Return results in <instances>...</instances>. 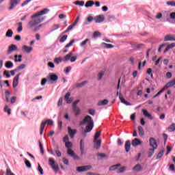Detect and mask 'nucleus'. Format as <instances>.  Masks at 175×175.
I'll return each instance as SVG.
<instances>
[{"label":"nucleus","mask_w":175,"mask_h":175,"mask_svg":"<svg viewBox=\"0 0 175 175\" xmlns=\"http://www.w3.org/2000/svg\"><path fill=\"white\" fill-rule=\"evenodd\" d=\"M50 12L49 8H44L42 10L36 12L31 16V21H29L27 23V28L30 31H33V32H38L43 25H39L40 23H43L44 21V18L42 16L44 14H47Z\"/></svg>","instance_id":"1"},{"label":"nucleus","mask_w":175,"mask_h":175,"mask_svg":"<svg viewBox=\"0 0 175 175\" xmlns=\"http://www.w3.org/2000/svg\"><path fill=\"white\" fill-rule=\"evenodd\" d=\"M85 124H87L88 125L84 130V133H88L91 132L94 129V120H92V118L91 116H86L84 120L82 122H80L79 125H85Z\"/></svg>","instance_id":"2"},{"label":"nucleus","mask_w":175,"mask_h":175,"mask_svg":"<svg viewBox=\"0 0 175 175\" xmlns=\"http://www.w3.org/2000/svg\"><path fill=\"white\" fill-rule=\"evenodd\" d=\"M49 165L51 167L55 173H58L59 167H58V164L55 163V161L53 160L51 158H49Z\"/></svg>","instance_id":"3"},{"label":"nucleus","mask_w":175,"mask_h":175,"mask_svg":"<svg viewBox=\"0 0 175 175\" xmlns=\"http://www.w3.org/2000/svg\"><path fill=\"white\" fill-rule=\"evenodd\" d=\"M92 169V166L91 165H83L77 167V172L79 173H83V172H88V170H91Z\"/></svg>","instance_id":"4"},{"label":"nucleus","mask_w":175,"mask_h":175,"mask_svg":"<svg viewBox=\"0 0 175 175\" xmlns=\"http://www.w3.org/2000/svg\"><path fill=\"white\" fill-rule=\"evenodd\" d=\"M94 21L96 23H100L105 21V16L103 14H100L94 18Z\"/></svg>","instance_id":"5"},{"label":"nucleus","mask_w":175,"mask_h":175,"mask_svg":"<svg viewBox=\"0 0 175 175\" xmlns=\"http://www.w3.org/2000/svg\"><path fill=\"white\" fill-rule=\"evenodd\" d=\"M68 132L70 137L73 139L75 137V135L77 133V129H72L71 126L68 127Z\"/></svg>","instance_id":"6"},{"label":"nucleus","mask_w":175,"mask_h":175,"mask_svg":"<svg viewBox=\"0 0 175 175\" xmlns=\"http://www.w3.org/2000/svg\"><path fill=\"white\" fill-rule=\"evenodd\" d=\"M18 3H20V0H10V6L8 8L9 10H13Z\"/></svg>","instance_id":"7"},{"label":"nucleus","mask_w":175,"mask_h":175,"mask_svg":"<svg viewBox=\"0 0 175 175\" xmlns=\"http://www.w3.org/2000/svg\"><path fill=\"white\" fill-rule=\"evenodd\" d=\"M118 94H119V98L122 103H124V105H126V106H132V104H131L129 102L124 99V97L122 96V94H121V93H120L119 92H117L116 95H118Z\"/></svg>","instance_id":"8"},{"label":"nucleus","mask_w":175,"mask_h":175,"mask_svg":"<svg viewBox=\"0 0 175 175\" xmlns=\"http://www.w3.org/2000/svg\"><path fill=\"white\" fill-rule=\"evenodd\" d=\"M164 42H175V35L174 34H167L164 38Z\"/></svg>","instance_id":"9"},{"label":"nucleus","mask_w":175,"mask_h":175,"mask_svg":"<svg viewBox=\"0 0 175 175\" xmlns=\"http://www.w3.org/2000/svg\"><path fill=\"white\" fill-rule=\"evenodd\" d=\"M149 143L150 147H152L154 150H157V148H158V144L157 143V140H155L154 138H150Z\"/></svg>","instance_id":"10"},{"label":"nucleus","mask_w":175,"mask_h":175,"mask_svg":"<svg viewBox=\"0 0 175 175\" xmlns=\"http://www.w3.org/2000/svg\"><path fill=\"white\" fill-rule=\"evenodd\" d=\"M21 75V73H18L14 77L13 82H12L13 88H16V87H17V85H18V79H20Z\"/></svg>","instance_id":"11"},{"label":"nucleus","mask_w":175,"mask_h":175,"mask_svg":"<svg viewBox=\"0 0 175 175\" xmlns=\"http://www.w3.org/2000/svg\"><path fill=\"white\" fill-rule=\"evenodd\" d=\"M13 51H18V48L15 44H11L8 47V54H12Z\"/></svg>","instance_id":"12"},{"label":"nucleus","mask_w":175,"mask_h":175,"mask_svg":"<svg viewBox=\"0 0 175 175\" xmlns=\"http://www.w3.org/2000/svg\"><path fill=\"white\" fill-rule=\"evenodd\" d=\"M32 50H33V48L31 46H28L27 45H23L22 46V51H24V53H27V54H29Z\"/></svg>","instance_id":"13"},{"label":"nucleus","mask_w":175,"mask_h":175,"mask_svg":"<svg viewBox=\"0 0 175 175\" xmlns=\"http://www.w3.org/2000/svg\"><path fill=\"white\" fill-rule=\"evenodd\" d=\"M80 150H81V155H85L84 139H81Z\"/></svg>","instance_id":"14"},{"label":"nucleus","mask_w":175,"mask_h":175,"mask_svg":"<svg viewBox=\"0 0 175 175\" xmlns=\"http://www.w3.org/2000/svg\"><path fill=\"white\" fill-rule=\"evenodd\" d=\"M70 98V92H67L64 96V100H66V103L68 105L73 102V98Z\"/></svg>","instance_id":"15"},{"label":"nucleus","mask_w":175,"mask_h":175,"mask_svg":"<svg viewBox=\"0 0 175 175\" xmlns=\"http://www.w3.org/2000/svg\"><path fill=\"white\" fill-rule=\"evenodd\" d=\"M131 144L133 147H137V146H140V144H142V141L135 138L132 141Z\"/></svg>","instance_id":"16"},{"label":"nucleus","mask_w":175,"mask_h":175,"mask_svg":"<svg viewBox=\"0 0 175 175\" xmlns=\"http://www.w3.org/2000/svg\"><path fill=\"white\" fill-rule=\"evenodd\" d=\"M94 148H96V150L100 148V144H102V140L100 139H95L94 140Z\"/></svg>","instance_id":"17"},{"label":"nucleus","mask_w":175,"mask_h":175,"mask_svg":"<svg viewBox=\"0 0 175 175\" xmlns=\"http://www.w3.org/2000/svg\"><path fill=\"white\" fill-rule=\"evenodd\" d=\"M50 80L53 81V83H56L57 80H58V76L55 74H50L49 75Z\"/></svg>","instance_id":"18"},{"label":"nucleus","mask_w":175,"mask_h":175,"mask_svg":"<svg viewBox=\"0 0 175 175\" xmlns=\"http://www.w3.org/2000/svg\"><path fill=\"white\" fill-rule=\"evenodd\" d=\"M142 112L144 116L145 117H147V118H149V120H152V118H154L152 116L148 113V111H147V109H143Z\"/></svg>","instance_id":"19"},{"label":"nucleus","mask_w":175,"mask_h":175,"mask_svg":"<svg viewBox=\"0 0 175 175\" xmlns=\"http://www.w3.org/2000/svg\"><path fill=\"white\" fill-rule=\"evenodd\" d=\"M72 56H73V53H72V52L69 53L66 56H64V62H68V61H70V59L72 58Z\"/></svg>","instance_id":"20"},{"label":"nucleus","mask_w":175,"mask_h":175,"mask_svg":"<svg viewBox=\"0 0 175 175\" xmlns=\"http://www.w3.org/2000/svg\"><path fill=\"white\" fill-rule=\"evenodd\" d=\"M15 62H23V55H15L14 56Z\"/></svg>","instance_id":"21"},{"label":"nucleus","mask_w":175,"mask_h":175,"mask_svg":"<svg viewBox=\"0 0 175 175\" xmlns=\"http://www.w3.org/2000/svg\"><path fill=\"white\" fill-rule=\"evenodd\" d=\"M126 152H129L131 150V141H126L124 145Z\"/></svg>","instance_id":"22"},{"label":"nucleus","mask_w":175,"mask_h":175,"mask_svg":"<svg viewBox=\"0 0 175 175\" xmlns=\"http://www.w3.org/2000/svg\"><path fill=\"white\" fill-rule=\"evenodd\" d=\"M94 5H95V3L94 2V1L90 0L86 2V3L85 4V7L92 8V6H94Z\"/></svg>","instance_id":"23"},{"label":"nucleus","mask_w":175,"mask_h":175,"mask_svg":"<svg viewBox=\"0 0 175 175\" xmlns=\"http://www.w3.org/2000/svg\"><path fill=\"white\" fill-rule=\"evenodd\" d=\"M120 166H121V163H118V164L111 165L109 167V170H111V172H113L114 170H117V169H118V167H120Z\"/></svg>","instance_id":"24"},{"label":"nucleus","mask_w":175,"mask_h":175,"mask_svg":"<svg viewBox=\"0 0 175 175\" xmlns=\"http://www.w3.org/2000/svg\"><path fill=\"white\" fill-rule=\"evenodd\" d=\"M107 103H109V100L105 99L103 100H100L98 103V106H106V105H107Z\"/></svg>","instance_id":"25"},{"label":"nucleus","mask_w":175,"mask_h":175,"mask_svg":"<svg viewBox=\"0 0 175 175\" xmlns=\"http://www.w3.org/2000/svg\"><path fill=\"white\" fill-rule=\"evenodd\" d=\"M13 66H14V64H13V62L10 61L6 62L5 68H7L8 69H12Z\"/></svg>","instance_id":"26"},{"label":"nucleus","mask_w":175,"mask_h":175,"mask_svg":"<svg viewBox=\"0 0 175 175\" xmlns=\"http://www.w3.org/2000/svg\"><path fill=\"white\" fill-rule=\"evenodd\" d=\"M46 122H42L40 126V134L43 135V131H44V127L46 126Z\"/></svg>","instance_id":"27"},{"label":"nucleus","mask_w":175,"mask_h":175,"mask_svg":"<svg viewBox=\"0 0 175 175\" xmlns=\"http://www.w3.org/2000/svg\"><path fill=\"white\" fill-rule=\"evenodd\" d=\"M102 46H103L105 49H113V47H114V45L111 44H107L106 42H103Z\"/></svg>","instance_id":"28"},{"label":"nucleus","mask_w":175,"mask_h":175,"mask_svg":"<svg viewBox=\"0 0 175 175\" xmlns=\"http://www.w3.org/2000/svg\"><path fill=\"white\" fill-rule=\"evenodd\" d=\"M138 132H139V136H144V129L142 126H138Z\"/></svg>","instance_id":"29"},{"label":"nucleus","mask_w":175,"mask_h":175,"mask_svg":"<svg viewBox=\"0 0 175 175\" xmlns=\"http://www.w3.org/2000/svg\"><path fill=\"white\" fill-rule=\"evenodd\" d=\"M164 152H165V150L161 149V150L159 151V152L158 153L156 159H161V158H162V157H163Z\"/></svg>","instance_id":"30"},{"label":"nucleus","mask_w":175,"mask_h":175,"mask_svg":"<svg viewBox=\"0 0 175 175\" xmlns=\"http://www.w3.org/2000/svg\"><path fill=\"white\" fill-rule=\"evenodd\" d=\"M4 111L5 113H8V116H10L12 114V109L8 105L5 106Z\"/></svg>","instance_id":"31"},{"label":"nucleus","mask_w":175,"mask_h":175,"mask_svg":"<svg viewBox=\"0 0 175 175\" xmlns=\"http://www.w3.org/2000/svg\"><path fill=\"white\" fill-rule=\"evenodd\" d=\"M72 110H73L75 116H79L81 113L79 107L72 108Z\"/></svg>","instance_id":"32"},{"label":"nucleus","mask_w":175,"mask_h":175,"mask_svg":"<svg viewBox=\"0 0 175 175\" xmlns=\"http://www.w3.org/2000/svg\"><path fill=\"white\" fill-rule=\"evenodd\" d=\"M174 85H175L174 83L172 81H170V82L165 84V88H170L172 87H174Z\"/></svg>","instance_id":"33"},{"label":"nucleus","mask_w":175,"mask_h":175,"mask_svg":"<svg viewBox=\"0 0 175 175\" xmlns=\"http://www.w3.org/2000/svg\"><path fill=\"white\" fill-rule=\"evenodd\" d=\"M67 154H68V155H69V157H75V154L76 153H75V151H73V150H72V149H68V150H67Z\"/></svg>","instance_id":"34"},{"label":"nucleus","mask_w":175,"mask_h":175,"mask_svg":"<svg viewBox=\"0 0 175 175\" xmlns=\"http://www.w3.org/2000/svg\"><path fill=\"white\" fill-rule=\"evenodd\" d=\"M126 167L123 166L120 167L117 171L116 173L120 174V173H124V172H126Z\"/></svg>","instance_id":"35"},{"label":"nucleus","mask_w":175,"mask_h":175,"mask_svg":"<svg viewBox=\"0 0 175 175\" xmlns=\"http://www.w3.org/2000/svg\"><path fill=\"white\" fill-rule=\"evenodd\" d=\"M7 38H12L13 36V31L12 29H8L5 33Z\"/></svg>","instance_id":"36"},{"label":"nucleus","mask_w":175,"mask_h":175,"mask_svg":"<svg viewBox=\"0 0 175 175\" xmlns=\"http://www.w3.org/2000/svg\"><path fill=\"white\" fill-rule=\"evenodd\" d=\"M66 148H68V150H70L72 147H73V144L70 142H67L65 143Z\"/></svg>","instance_id":"37"},{"label":"nucleus","mask_w":175,"mask_h":175,"mask_svg":"<svg viewBox=\"0 0 175 175\" xmlns=\"http://www.w3.org/2000/svg\"><path fill=\"white\" fill-rule=\"evenodd\" d=\"M155 150L156 149H154V148H152V149H150V152L148 153V158H151V157H152L155 152Z\"/></svg>","instance_id":"38"},{"label":"nucleus","mask_w":175,"mask_h":175,"mask_svg":"<svg viewBox=\"0 0 175 175\" xmlns=\"http://www.w3.org/2000/svg\"><path fill=\"white\" fill-rule=\"evenodd\" d=\"M169 132H174L175 131V123H172V125H170L168 127Z\"/></svg>","instance_id":"39"},{"label":"nucleus","mask_w":175,"mask_h":175,"mask_svg":"<svg viewBox=\"0 0 175 175\" xmlns=\"http://www.w3.org/2000/svg\"><path fill=\"white\" fill-rule=\"evenodd\" d=\"M16 69L18 72H20V70H23V69H25V64H21L20 66L16 67Z\"/></svg>","instance_id":"40"},{"label":"nucleus","mask_w":175,"mask_h":175,"mask_svg":"<svg viewBox=\"0 0 175 175\" xmlns=\"http://www.w3.org/2000/svg\"><path fill=\"white\" fill-rule=\"evenodd\" d=\"M17 25H18V28L17 29V32H21L23 31V23L19 22L17 23Z\"/></svg>","instance_id":"41"},{"label":"nucleus","mask_w":175,"mask_h":175,"mask_svg":"<svg viewBox=\"0 0 175 175\" xmlns=\"http://www.w3.org/2000/svg\"><path fill=\"white\" fill-rule=\"evenodd\" d=\"M101 35L102 34L100 33V32H99L98 31H96L93 33V38H94V39H96V38L101 36Z\"/></svg>","instance_id":"42"},{"label":"nucleus","mask_w":175,"mask_h":175,"mask_svg":"<svg viewBox=\"0 0 175 175\" xmlns=\"http://www.w3.org/2000/svg\"><path fill=\"white\" fill-rule=\"evenodd\" d=\"M60 27H61L59 25H53L51 32H54V31H57V29H59Z\"/></svg>","instance_id":"43"},{"label":"nucleus","mask_w":175,"mask_h":175,"mask_svg":"<svg viewBox=\"0 0 175 175\" xmlns=\"http://www.w3.org/2000/svg\"><path fill=\"white\" fill-rule=\"evenodd\" d=\"M42 122H46V124L47 125H54V122H53V120L48 119L46 121H42Z\"/></svg>","instance_id":"44"},{"label":"nucleus","mask_w":175,"mask_h":175,"mask_svg":"<svg viewBox=\"0 0 175 175\" xmlns=\"http://www.w3.org/2000/svg\"><path fill=\"white\" fill-rule=\"evenodd\" d=\"M103 76H105V72L101 71V72H98V81L102 79Z\"/></svg>","instance_id":"45"},{"label":"nucleus","mask_w":175,"mask_h":175,"mask_svg":"<svg viewBox=\"0 0 175 175\" xmlns=\"http://www.w3.org/2000/svg\"><path fill=\"white\" fill-rule=\"evenodd\" d=\"M133 170H135V172H139V170H142V166L137 164L133 168Z\"/></svg>","instance_id":"46"},{"label":"nucleus","mask_w":175,"mask_h":175,"mask_svg":"<svg viewBox=\"0 0 175 175\" xmlns=\"http://www.w3.org/2000/svg\"><path fill=\"white\" fill-rule=\"evenodd\" d=\"M54 62L58 65L62 62V59L61 57L55 58Z\"/></svg>","instance_id":"47"},{"label":"nucleus","mask_w":175,"mask_h":175,"mask_svg":"<svg viewBox=\"0 0 175 175\" xmlns=\"http://www.w3.org/2000/svg\"><path fill=\"white\" fill-rule=\"evenodd\" d=\"M76 42V40L75 39L72 40L68 44H67L65 47L66 49H68V47H70L72 46H73V43Z\"/></svg>","instance_id":"48"},{"label":"nucleus","mask_w":175,"mask_h":175,"mask_svg":"<svg viewBox=\"0 0 175 175\" xmlns=\"http://www.w3.org/2000/svg\"><path fill=\"white\" fill-rule=\"evenodd\" d=\"M38 143H39L41 154H44V149L43 148V144H42V142H40V141H38Z\"/></svg>","instance_id":"49"},{"label":"nucleus","mask_w":175,"mask_h":175,"mask_svg":"<svg viewBox=\"0 0 175 175\" xmlns=\"http://www.w3.org/2000/svg\"><path fill=\"white\" fill-rule=\"evenodd\" d=\"M85 84H87V81H83L82 83H78L77 85V88H81V87H84V85H85Z\"/></svg>","instance_id":"50"},{"label":"nucleus","mask_w":175,"mask_h":175,"mask_svg":"<svg viewBox=\"0 0 175 175\" xmlns=\"http://www.w3.org/2000/svg\"><path fill=\"white\" fill-rule=\"evenodd\" d=\"M90 42V39L87 38L84 41L81 42V44H80L81 47H84V46H85V44H87V42Z\"/></svg>","instance_id":"51"},{"label":"nucleus","mask_w":175,"mask_h":175,"mask_svg":"<svg viewBox=\"0 0 175 175\" xmlns=\"http://www.w3.org/2000/svg\"><path fill=\"white\" fill-rule=\"evenodd\" d=\"M99 136H100V131H97L94 135V142H96V140H98Z\"/></svg>","instance_id":"52"},{"label":"nucleus","mask_w":175,"mask_h":175,"mask_svg":"<svg viewBox=\"0 0 175 175\" xmlns=\"http://www.w3.org/2000/svg\"><path fill=\"white\" fill-rule=\"evenodd\" d=\"M66 39H68V36L64 35V36H63L60 38L59 42H60L61 43H64V42H65V40H66Z\"/></svg>","instance_id":"53"},{"label":"nucleus","mask_w":175,"mask_h":175,"mask_svg":"<svg viewBox=\"0 0 175 175\" xmlns=\"http://www.w3.org/2000/svg\"><path fill=\"white\" fill-rule=\"evenodd\" d=\"M70 70H72V66H68L66 67L64 72H65V73H66V75H68V73H69V72H70Z\"/></svg>","instance_id":"54"},{"label":"nucleus","mask_w":175,"mask_h":175,"mask_svg":"<svg viewBox=\"0 0 175 175\" xmlns=\"http://www.w3.org/2000/svg\"><path fill=\"white\" fill-rule=\"evenodd\" d=\"M25 165L27 166V167H28L29 169H31V163L29 162V161L26 160L25 161Z\"/></svg>","instance_id":"55"},{"label":"nucleus","mask_w":175,"mask_h":175,"mask_svg":"<svg viewBox=\"0 0 175 175\" xmlns=\"http://www.w3.org/2000/svg\"><path fill=\"white\" fill-rule=\"evenodd\" d=\"M38 172H40L41 175L44 174V172H43V169L40 166V164H38Z\"/></svg>","instance_id":"56"},{"label":"nucleus","mask_w":175,"mask_h":175,"mask_svg":"<svg viewBox=\"0 0 175 175\" xmlns=\"http://www.w3.org/2000/svg\"><path fill=\"white\" fill-rule=\"evenodd\" d=\"M116 19V17L113 16V15H109L108 16V21H113V20H115Z\"/></svg>","instance_id":"57"},{"label":"nucleus","mask_w":175,"mask_h":175,"mask_svg":"<svg viewBox=\"0 0 175 175\" xmlns=\"http://www.w3.org/2000/svg\"><path fill=\"white\" fill-rule=\"evenodd\" d=\"M167 5L169 6H175V1H167Z\"/></svg>","instance_id":"58"},{"label":"nucleus","mask_w":175,"mask_h":175,"mask_svg":"<svg viewBox=\"0 0 175 175\" xmlns=\"http://www.w3.org/2000/svg\"><path fill=\"white\" fill-rule=\"evenodd\" d=\"M32 0H26L22 4L21 6H25L29 3V2H31Z\"/></svg>","instance_id":"59"},{"label":"nucleus","mask_w":175,"mask_h":175,"mask_svg":"<svg viewBox=\"0 0 175 175\" xmlns=\"http://www.w3.org/2000/svg\"><path fill=\"white\" fill-rule=\"evenodd\" d=\"M94 20V17H92V16H89L87 18V22L88 23H92V21Z\"/></svg>","instance_id":"60"},{"label":"nucleus","mask_w":175,"mask_h":175,"mask_svg":"<svg viewBox=\"0 0 175 175\" xmlns=\"http://www.w3.org/2000/svg\"><path fill=\"white\" fill-rule=\"evenodd\" d=\"M170 17L172 20H175V12H172L170 14Z\"/></svg>","instance_id":"61"},{"label":"nucleus","mask_w":175,"mask_h":175,"mask_svg":"<svg viewBox=\"0 0 175 175\" xmlns=\"http://www.w3.org/2000/svg\"><path fill=\"white\" fill-rule=\"evenodd\" d=\"M3 75H4L5 76H6V77H8V78L10 77V74L9 71H8V70H4Z\"/></svg>","instance_id":"62"},{"label":"nucleus","mask_w":175,"mask_h":175,"mask_svg":"<svg viewBox=\"0 0 175 175\" xmlns=\"http://www.w3.org/2000/svg\"><path fill=\"white\" fill-rule=\"evenodd\" d=\"M155 18H157V20H159V18H162V13L159 12V13L156 15Z\"/></svg>","instance_id":"63"},{"label":"nucleus","mask_w":175,"mask_h":175,"mask_svg":"<svg viewBox=\"0 0 175 175\" xmlns=\"http://www.w3.org/2000/svg\"><path fill=\"white\" fill-rule=\"evenodd\" d=\"M173 76V74H172L171 72H167L166 73V77L167 79H170Z\"/></svg>","instance_id":"64"}]
</instances>
